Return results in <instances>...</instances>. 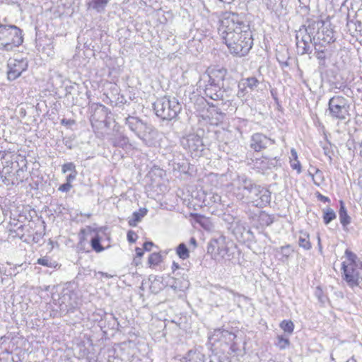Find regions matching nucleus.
I'll use <instances>...</instances> for the list:
<instances>
[{
    "mask_svg": "<svg viewBox=\"0 0 362 362\" xmlns=\"http://www.w3.org/2000/svg\"><path fill=\"white\" fill-rule=\"evenodd\" d=\"M218 32L230 52L243 57L251 49L253 38L250 26L235 13H224L219 20Z\"/></svg>",
    "mask_w": 362,
    "mask_h": 362,
    "instance_id": "f257e3e1",
    "label": "nucleus"
},
{
    "mask_svg": "<svg viewBox=\"0 0 362 362\" xmlns=\"http://www.w3.org/2000/svg\"><path fill=\"white\" fill-rule=\"evenodd\" d=\"M322 25V21H308L307 25H304L296 32V44L298 54H310L312 46H318L315 40V30Z\"/></svg>",
    "mask_w": 362,
    "mask_h": 362,
    "instance_id": "f03ea898",
    "label": "nucleus"
},
{
    "mask_svg": "<svg viewBox=\"0 0 362 362\" xmlns=\"http://www.w3.org/2000/svg\"><path fill=\"white\" fill-rule=\"evenodd\" d=\"M23 41L22 30L18 27L0 23V50L12 51L20 46Z\"/></svg>",
    "mask_w": 362,
    "mask_h": 362,
    "instance_id": "7ed1b4c3",
    "label": "nucleus"
},
{
    "mask_svg": "<svg viewBox=\"0 0 362 362\" xmlns=\"http://www.w3.org/2000/svg\"><path fill=\"white\" fill-rule=\"evenodd\" d=\"M153 109L158 117L163 119L170 120L175 118L182 107L175 98L163 97L153 103Z\"/></svg>",
    "mask_w": 362,
    "mask_h": 362,
    "instance_id": "20e7f679",
    "label": "nucleus"
},
{
    "mask_svg": "<svg viewBox=\"0 0 362 362\" xmlns=\"http://www.w3.org/2000/svg\"><path fill=\"white\" fill-rule=\"evenodd\" d=\"M243 194L248 197L253 204L259 208H263L270 202L269 191L260 185L252 182H243Z\"/></svg>",
    "mask_w": 362,
    "mask_h": 362,
    "instance_id": "39448f33",
    "label": "nucleus"
},
{
    "mask_svg": "<svg viewBox=\"0 0 362 362\" xmlns=\"http://www.w3.org/2000/svg\"><path fill=\"white\" fill-rule=\"evenodd\" d=\"M125 124L146 144H147V135L153 132L152 126L144 122L138 117L129 115L125 118Z\"/></svg>",
    "mask_w": 362,
    "mask_h": 362,
    "instance_id": "423d86ee",
    "label": "nucleus"
},
{
    "mask_svg": "<svg viewBox=\"0 0 362 362\" xmlns=\"http://www.w3.org/2000/svg\"><path fill=\"white\" fill-rule=\"evenodd\" d=\"M57 296L58 298H55V296L53 295L52 298L54 303L59 307L61 312L73 313L77 308L78 303L74 292L67 289L63 290Z\"/></svg>",
    "mask_w": 362,
    "mask_h": 362,
    "instance_id": "0eeeda50",
    "label": "nucleus"
},
{
    "mask_svg": "<svg viewBox=\"0 0 362 362\" xmlns=\"http://www.w3.org/2000/svg\"><path fill=\"white\" fill-rule=\"evenodd\" d=\"M207 252L211 253L217 260L230 259L229 248L226 245V238L221 235L218 238H213L208 245Z\"/></svg>",
    "mask_w": 362,
    "mask_h": 362,
    "instance_id": "6e6552de",
    "label": "nucleus"
},
{
    "mask_svg": "<svg viewBox=\"0 0 362 362\" xmlns=\"http://www.w3.org/2000/svg\"><path fill=\"white\" fill-rule=\"evenodd\" d=\"M328 110L332 117L344 119L349 114V105L346 100L342 96H334L329 99Z\"/></svg>",
    "mask_w": 362,
    "mask_h": 362,
    "instance_id": "1a4fd4ad",
    "label": "nucleus"
},
{
    "mask_svg": "<svg viewBox=\"0 0 362 362\" xmlns=\"http://www.w3.org/2000/svg\"><path fill=\"white\" fill-rule=\"evenodd\" d=\"M181 144L184 148L191 153L192 157H199L204 150L202 139L197 134H191L183 137Z\"/></svg>",
    "mask_w": 362,
    "mask_h": 362,
    "instance_id": "9d476101",
    "label": "nucleus"
},
{
    "mask_svg": "<svg viewBox=\"0 0 362 362\" xmlns=\"http://www.w3.org/2000/svg\"><path fill=\"white\" fill-rule=\"evenodd\" d=\"M358 266L346 265L345 262L341 264V269L343 271L344 279L351 287L359 286L362 282V278L360 276V268Z\"/></svg>",
    "mask_w": 362,
    "mask_h": 362,
    "instance_id": "9b49d317",
    "label": "nucleus"
},
{
    "mask_svg": "<svg viewBox=\"0 0 362 362\" xmlns=\"http://www.w3.org/2000/svg\"><path fill=\"white\" fill-rule=\"evenodd\" d=\"M28 61L25 59H9L7 64V78L9 81L18 78L28 69Z\"/></svg>",
    "mask_w": 362,
    "mask_h": 362,
    "instance_id": "f8f14e48",
    "label": "nucleus"
},
{
    "mask_svg": "<svg viewBox=\"0 0 362 362\" xmlns=\"http://www.w3.org/2000/svg\"><path fill=\"white\" fill-rule=\"evenodd\" d=\"M227 74V70L223 67L214 66L209 68L206 74L203 76V79L207 82L216 83L223 86V82Z\"/></svg>",
    "mask_w": 362,
    "mask_h": 362,
    "instance_id": "ddd939ff",
    "label": "nucleus"
},
{
    "mask_svg": "<svg viewBox=\"0 0 362 362\" xmlns=\"http://www.w3.org/2000/svg\"><path fill=\"white\" fill-rule=\"evenodd\" d=\"M315 40L318 46H325L330 42L334 41V31L332 29L326 26L325 23L323 21V25L315 30Z\"/></svg>",
    "mask_w": 362,
    "mask_h": 362,
    "instance_id": "4468645a",
    "label": "nucleus"
},
{
    "mask_svg": "<svg viewBox=\"0 0 362 362\" xmlns=\"http://www.w3.org/2000/svg\"><path fill=\"white\" fill-rule=\"evenodd\" d=\"M274 144V141L263 134L256 133L251 137L250 147L257 152L265 149Z\"/></svg>",
    "mask_w": 362,
    "mask_h": 362,
    "instance_id": "2eb2a0df",
    "label": "nucleus"
},
{
    "mask_svg": "<svg viewBox=\"0 0 362 362\" xmlns=\"http://www.w3.org/2000/svg\"><path fill=\"white\" fill-rule=\"evenodd\" d=\"M221 86L216 83L207 82L204 89L205 95L214 100H223L224 91L221 90Z\"/></svg>",
    "mask_w": 362,
    "mask_h": 362,
    "instance_id": "dca6fc26",
    "label": "nucleus"
},
{
    "mask_svg": "<svg viewBox=\"0 0 362 362\" xmlns=\"http://www.w3.org/2000/svg\"><path fill=\"white\" fill-rule=\"evenodd\" d=\"M185 362H205V355L198 349L189 350L185 358Z\"/></svg>",
    "mask_w": 362,
    "mask_h": 362,
    "instance_id": "f3484780",
    "label": "nucleus"
},
{
    "mask_svg": "<svg viewBox=\"0 0 362 362\" xmlns=\"http://www.w3.org/2000/svg\"><path fill=\"white\" fill-rule=\"evenodd\" d=\"M148 212L146 208H141L139 211H134L132 217L129 218L128 223L130 226L134 227L140 222Z\"/></svg>",
    "mask_w": 362,
    "mask_h": 362,
    "instance_id": "a211bd4d",
    "label": "nucleus"
},
{
    "mask_svg": "<svg viewBox=\"0 0 362 362\" xmlns=\"http://www.w3.org/2000/svg\"><path fill=\"white\" fill-rule=\"evenodd\" d=\"M165 172L158 167H153L147 174V177L150 181H160L163 179Z\"/></svg>",
    "mask_w": 362,
    "mask_h": 362,
    "instance_id": "6ab92c4d",
    "label": "nucleus"
},
{
    "mask_svg": "<svg viewBox=\"0 0 362 362\" xmlns=\"http://www.w3.org/2000/svg\"><path fill=\"white\" fill-rule=\"evenodd\" d=\"M340 208L339 211V216L340 223L343 226H346L351 223V218L347 214L346 209L345 207V204L342 200L339 202Z\"/></svg>",
    "mask_w": 362,
    "mask_h": 362,
    "instance_id": "aec40b11",
    "label": "nucleus"
},
{
    "mask_svg": "<svg viewBox=\"0 0 362 362\" xmlns=\"http://www.w3.org/2000/svg\"><path fill=\"white\" fill-rule=\"evenodd\" d=\"M298 244L300 247L306 250L311 249L312 245L310 242V235L307 232L303 230L300 231Z\"/></svg>",
    "mask_w": 362,
    "mask_h": 362,
    "instance_id": "412c9836",
    "label": "nucleus"
},
{
    "mask_svg": "<svg viewBox=\"0 0 362 362\" xmlns=\"http://www.w3.org/2000/svg\"><path fill=\"white\" fill-rule=\"evenodd\" d=\"M110 1V0H91L88 2V6L89 8H93L98 12H103Z\"/></svg>",
    "mask_w": 362,
    "mask_h": 362,
    "instance_id": "4be33fe9",
    "label": "nucleus"
},
{
    "mask_svg": "<svg viewBox=\"0 0 362 362\" xmlns=\"http://www.w3.org/2000/svg\"><path fill=\"white\" fill-rule=\"evenodd\" d=\"M259 84V81L255 77H250L241 80V86H243V88H247L250 90H255Z\"/></svg>",
    "mask_w": 362,
    "mask_h": 362,
    "instance_id": "5701e85b",
    "label": "nucleus"
},
{
    "mask_svg": "<svg viewBox=\"0 0 362 362\" xmlns=\"http://www.w3.org/2000/svg\"><path fill=\"white\" fill-rule=\"evenodd\" d=\"M215 335L217 337L220 336V338L224 339L226 343L233 341L236 337L233 333L225 329L216 330Z\"/></svg>",
    "mask_w": 362,
    "mask_h": 362,
    "instance_id": "b1692460",
    "label": "nucleus"
},
{
    "mask_svg": "<svg viewBox=\"0 0 362 362\" xmlns=\"http://www.w3.org/2000/svg\"><path fill=\"white\" fill-rule=\"evenodd\" d=\"M219 296L222 298L223 302L228 303L232 297L235 296V293L226 288H219L218 289Z\"/></svg>",
    "mask_w": 362,
    "mask_h": 362,
    "instance_id": "393cba45",
    "label": "nucleus"
},
{
    "mask_svg": "<svg viewBox=\"0 0 362 362\" xmlns=\"http://www.w3.org/2000/svg\"><path fill=\"white\" fill-rule=\"evenodd\" d=\"M176 253L182 259H186L189 257V250L185 243H180L176 248Z\"/></svg>",
    "mask_w": 362,
    "mask_h": 362,
    "instance_id": "a878e982",
    "label": "nucleus"
},
{
    "mask_svg": "<svg viewBox=\"0 0 362 362\" xmlns=\"http://www.w3.org/2000/svg\"><path fill=\"white\" fill-rule=\"evenodd\" d=\"M335 218H336V214L332 209L327 208L325 210H324L323 221L326 225L329 224L331 221H332Z\"/></svg>",
    "mask_w": 362,
    "mask_h": 362,
    "instance_id": "bb28decb",
    "label": "nucleus"
},
{
    "mask_svg": "<svg viewBox=\"0 0 362 362\" xmlns=\"http://www.w3.org/2000/svg\"><path fill=\"white\" fill-rule=\"evenodd\" d=\"M90 245L93 250L100 252L104 250V247L100 244V238L98 234L95 235L90 240Z\"/></svg>",
    "mask_w": 362,
    "mask_h": 362,
    "instance_id": "cd10ccee",
    "label": "nucleus"
},
{
    "mask_svg": "<svg viewBox=\"0 0 362 362\" xmlns=\"http://www.w3.org/2000/svg\"><path fill=\"white\" fill-rule=\"evenodd\" d=\"M308 175L311 177V178L313 180V181H315V180H324V177L322 176V173L315 168V167H311L309 170H308Z\"/></svg>",
    "mask_w": 362,
    "mask_h": 362,
    "instance_id": "c85d7f7f",
    "label": "nucleus"
},
{
    "mask_svg": "<svg viewBox=\"0 0 362 362\" xmlns=\"http://www.w3.org/2000/svg\"><path fill=\"white\" fill-rule=\"evenodd\" d=\"M281 328L289 334H292L294 329V325L291 320H283L280 324Z\"/></svg>",
    "mask_w": 362,
    "mask_h": 362,
    "instance_id": "c756f323",
    "label": "nucleus"
},
{
    "mask_svg": "<svg viewBox=\"0 0 362 362\" xmlns=\"http://www.w3.org/2000/svg\"><path fill=\"white\" fill-rule=\"evenodd\" d=\"M37 263L48 267H55L57 265L54 262H52L47 257L39 258Z\"/></svg>",
    "mask_w": 362,
    "mask_h": 362,
    "instance_id": "7c9ffc66",
    "label": "nucleus"
},
{
    "mask_svg": "<svg viewBox=\"0 0 362 362\" xmlns=\"http://www.w3.org/2000/svg\"><path fill=\"white\" fill-rule=\"evenodd\" d=\"M345 255L349 262L347 265L358 266L356 264L357 256L354 252L347 249L345 251Z\"/></svg>",
    "mask_w": 362,
    "mask_h": 362,
    "instance_id": "2f4dec72",
    "label": "nucleus"
},
{
    "mask_svg": "<svg viewBox=\"0 0 362 362\" xmlns=\"http://www.w3.org/2000/svg\"><path fill=\"white\" fill-rule=\"evenodd\" d=\"M289 339L288 338H285L283 336L277 337V342L276 345L281 349H284L289 345Z\"/></svg>",
    "mask_w": 362,
    "mask_h": 362,
    "instance_id": "473e14b6",
    "label": "nucleus"
},
{
    "mask_svg": "<svg viewBox=\"0 0 362 362\" xmlns=\"http://www.w3.org/2000/svg\"><path fill=\"white\" fill-rule=\"evenodd\" d=\"M161 261V255L158 252H153L148 257V263L151 265H157Z\"/></svg>",
    "mask_w": 362,
    "mask_h": 362,
    "instance_id": "72a5a7b5",
    "label": "nucleus"
},
{
    "mask_svg": "<svg viewBox=\"0 0 362 362\" xmlns=\"http://www.w3.org/2000/svg\"><path fill=\"white\" fill-rule=\"evenodd\" d=\"M321 47H322V45L314 46L315 49V57L320 61L324 62L326 58V55H325V51L323 49H320Z\"/></svg>",
    "mask_w": 362,
    "mask_h": 362,
    "instance_id": "f704fd0d",
    "label": "nucleus"
},
{
    "mask_svg": "<svg viewBox=\"0 0 362 362\" xmlns=\"http://www.w3.org/2000/svg\"><path fill=\"white\" fill-rule=\"evenodd\" d=\"M261 219L267 226H270L274 222V218L265 213L261 214Z\"/></svg>",
    "mask_w": 362,
    "mask_h": 362,
    "instance_id": "c9c22d12",
    "label": "nucleus"
},
{
    "mask_svg": "<svg viewBox=\"0 0 362 362\" xmlns=\"http://www.w3.org/2000/svg\"><path fill=\"white\" fill-rule=\"evenodd\" d=\"M62 170L64 173H66L67 172L71 173L75 171V165L72 163H66L64 165L62 168Z\"/></svg>",
    "mask_w": 362,
    "mask_h": 362,
    "instance_id": "e433bc0d",
    "label": "nucleus"
},
{
    "mask_svg": "<svg viewBox=\"0 0 362 362\" xmlns=\"http://www.w3.org/2000/svg\"><path fill=\"white\" fill-rule=\"evenodd\" d=\"M290 164L292 169L296 170L298 173H300L301 172V165L298 160L290 161Z\"/></svg>",
    "mask_w": 362,
    "mask_h": 362,
    "instance_id": "4c0bfd02",
    "label": "nucleus"
},
{
    "mask_svg": "<svg viewBox=\"0 0 362 362\" xmlns=\"http://www.w3.org/2000/svg\"><path fill=\"white\" fill-rule=\"evenodd\" d=\"M138 236L136 233L132 230H129L127 233V240L129 243H135Z\"/></svg>",
    "mask_w": 362,
    "mask_h": 362,
    "instance_id": "58836bf2",
    "label": "nucleus"
},
{
    "mask_svg": "<svg viewBox=\"0 0 362 362\" xmlns=\"http://www.w3.org/2000/svg\"><path fill=\"white\" fill-rule=\"evenodd\" d=\"M247 88H243V86H241V81L238 83V91L237 93V95L238 98H243L245 95L247 93Z\"/></svg>",
    "mask_w": 362,
    "mask_h": 362,
    "instance_id": "ea45409f",
    "label": "nucleus"
},
{
    "mask_svg": "<svg viewBox=\"0 0 362 362\" xmlns=\"http://www.w3.org/2000/svg\"><path fill=\"white\" fill-rule=\"evenodd\" d=\"M71 187L72 185H71V182H65L64 184L60 185L58 189L64 192H67L71 189Z\"/></svg>",
    "mask_w": 362,
    "mask_h": 362,
    "instance_id": "a19ab883",
    "label": "nucleus"
},
{
    "mask_svg": "<svg viewBox=\"0 0 362 362\" xmlns=\"http://www.w3.org/2000/svg\"><path fill=\"white\" fill-rule=\"evenodd\" d=\"M315 296L321 303H324V296H322V291L320 287H317Z\"/></svg>",
    "mask_w": 362,
    "mask_h": 362,
    "instance_id": "79ce46f5",
    "label": "nucleus"
},
{
    "mask_svg": "<svg viewBox=\"0 0 362 362\" xmlns=\"http://www.w3.org/2000/svg\"><path fill=\"white\" fill-rule=\"evenodd\" d=\"M315 194H316V197L317 198V199L321 201V202H330V199H329V197H325V196L321 194L318 192H316Z\"/></svg>",
    "mask_w": 362,
    "mask_h": 362,
    "instance_id": "37998d69",
    "label": "nucleus"
},
{
    "mask_svg": "<svg viewBox=\"0 0 362 362\" xmlns=\"http://www.w3.org/2000/svg\"><path fill=\"white\" fill-rule=\"evenodd\" d=\"M276 59L283 67L288 66V58H287V59H284V57H281V56L277 55Z\"/></svg>",
    "mask_w": 362,
    "mask_h": 362,
    "instance_id": "c03bdc74",
    "label": "nucleus"
},
{
    "mask_svg": "<svg viewBox=\"0 0 362 362\" xmlns=\"http://www.w3.org/2000/svg\"><path fill=\"white\" fill-rule=\"evenodd\" d=\"M289 250H290V245H287L286 246H282L281 247V252L286 257H288L289 256V255H290Z\"/></svg>",
    "mask_w": 362,
    "mask_h": 362,
    "instance_id": "a18cd8bd",
    "label": "nucleus"
},
{
    "mask_svg": "<svg viewBox=\"0 0 362 362\" xmlns=\"http://www.w3.org/2000/svg\"><path fill=\"white\" fill-rule=\"evenodd\" d=\"M290 161H293L298 159V153L295 148H291V156L289 157Z\"/></svg>",
    "mask_w": 362,
    "mask_h": 362,
    "instance_id": "49530a36",
    "label": "nucleus"
},
{
    "mask_svg": "<svg viewBox=\"0 0 362 362\" xmlns=\"http://www.w3.org/2000/svg\"><path fill=\"white\" fill-rule=\"evenodd\" d=\"M153 243L151 241H148L144 243V249L146 251H150L151 250V247L153 246Z\"/></svg>",
    "mask_w": 362,
    "mask_h": 362,
    "instance_id": "de8ad7c7",
    "label": "nucleus"
},
{
    "mask_svg": "<svg viewBox=\"0 0 362 362\" xmlns=\"http://www.w3.org/2000/svg\"><path fill=\"white\" fill-rule=\"evenodd\" d=\"M98 275H100L101 277H105L107 279H110V278H112L113 276L111 274H109L107 273H105V272H98L95 274V276L96 277H97Z\"/></svg>",
    "mask_w": 362,
    "mask_h": 362,
    "instance_id": "09e8293b",
    "label": "nucleus"
},
{
    "mask_svg": "<svg viewBox=\"0 0 362 362\" xmlns=\"http://www.w3.org/2000/svg\"><path fill=\"white\" fill-rule=\"evenodd\" d=\"M76 171L69 173V174L66 176V181H71L72 180H74L76 178Z\"/></svg>",
    "mask_w": 362,
    "mask_h": 362,
    "instance_id": "8fccbe9b",
    "label": "nucleus"
},
{
    "mask_svg": "<svg viewBox=\"0 0 362 362\" xmlns=\"http://www.w3.org/2000/svg\"><path fill=\"white\" fill-rule=\"evenodd\" d=\"M136 254L138 257H141L144 255V251L141 248H136Z\"/></svg>",
    "mask_w": 362,
    "mask_h": 362,
    "instance_id": "3c124183",
    "label": "nucleus"
},
{
    "mask_svg": "<svg viewBox=\"0 0 362 362\" xmlns=\"http://www.w3.org/2000/svg\"><path fill=\"white\" fill-rule=\"evenodd\" d=\"M95 111H100L104 113H106L107 108L105 107V105H100L99 107L95 110Z\"/></svg>",
    "mask_w": 362,
    "mask_h": 362,
    "instance_id": "603ef678",
    "label": "nucleus"
},
{
    "mask_svg": "<svg viewBox=\"0 0 362 362\" xmlns=\"http://www.w3.org/2000/svg\"><path fill=\"white\" fill-rule=\"evenodd\" d=\"M74 123V121L73 120H66V119H63L62 120V124H73Z\"/></svg>",
    "mask_w": 362,
    "mask_h": 362,
    "instance_id": "864d4df0",
    "label": "nucleus"
},
{
    "mask_svg": "<svg viewBox=\"0 0 362 362\" xmlns=\"http://www.w3.org/2000/svg\"><path fill=\"white\" fill-rule=\"evenodd\" d=\"M189 243L191 245H193L194 247L197 246V240L194 238H191L189 240Z\"/></svg>",
    "mask_w": 362,
    "mask_h": 362,
    "instance_id": "5fc2aeb1",
    "label": "nucleus"
},
{
    "mask_svg": "<svg viewBox=\"0 0 362 362\" xmlns=\"http://www.w3.org/2000/svg\"><path fill=\"white\" fill-rule=\"evenodd\" d=\"M308 0H299V3H300V5L301 6H305L306 7V2H307Z\"/></svg>",
    "mask_w": 362,
    "mask_h": 362,
    "instance_id": "6e6d98bb",
    "label": "nucleus"
},
{
    "mask_svg": "<svg viewBox=\"0 0 362 362\" xmlns=\"http://www.w3.org/2000/svg\"><path fill=\"white\" fill-rule=\"evenodd\" d=\"M178 268H179V265H178V264H177V263H176V262H173V266H172V269H173V270H175V269H178Z\"/></svg>",
    "mask_w": 362,
    "mask_h": 362,
    "instance_id": "4d7b16f0",
    "label": "nucleus"
},
{
    "mask_svg": "<svg viewBox=\"0 0 362 362\" xmlns=\"http://www.w3.org/2000/svg\"><path fill=\"white\" fill-rule=\"evenodd\" d=\"M6 337L5 336L0 337V344H4L6 341Z\"/></svg>",
    "mask_w": 362,
    "mask_h": 362,
    "instance_id": "13d9d810",
    "label": "nucleus"
},
{
    "mask_svg": "<svg viewBox=\"0 0 362 362\" xmlns=\"http://www.w3.org/2000/svg\"><path fill=\"white\" fill-rule=\"evenodd\" d=\"M271 93H272V95L273 96L274 99L277 101V98L276 97L273 90L271 91Z\"/></svg>",
    "mask_w": 362,
    "mask_h": 362,
    "instance_id": "bf43d9fd",
    "label": "nucleus"
},
{
    "mask_svg": "<svg viewBox=\"0 0 362 362\" xmlns=\"http://www.w3.org/2000/svg\"><path fill=\"white\" fill-rule=\"evenodd\" d=\"M33 184H34L35 186H33L32 185H30L31 187L32 188H37L38 182H33Z\"/></svg>",
    "mask_w": 362,
    "mask_h": 362,
    "instance_id": "052dcab7",
    "label": "nucleus"
},
{
    "mask_svg": "<svg viewBox=\"0 0 362 362\" xmlns=\"http://www.w3.org/2000/svg\"><path fill=\"white\" fill-rule=\"evenodd\" d=\"M83 216H85L88 218L90 217L91 216V214H82Z\"/></svg>",
    "mask_w": 362,
    "mask_h": 362,
    "instance_id": "680f3d73",
    "label": "nucleus"
},
{
    "mask_svg": "<svg viewBox=\"0 0 362 362\" xmlns=\"http://www.w3.org/2000/svg\"><path fill=\"white\" fill-rule=\"evenodd\" d=\"M346 362H356V361L354 358L348 360Z\"/></svg>",
    "mask_w": 362,
    "mask_h": 362,
    "instance_id": "e2e57ef3",
    "label": "nucleus"
},
{
    "mask_svg": "<svg viewBox=\"0 0 362 362\" xmlns=\"http://www.w3.org/2000/svg\"><path fill=\"white\" fill-rule=\"evenodd\" d=\"M360 148H361L360 153H361V155H362V141H361V143L360 144Z\"/></svg>",
    "mask_w": 362,
    "mask_h": 362,
    "instance_id": "0e129e2a",
    "label": "nucleus"
},
{
    "mask_svg": "<svg viewBox=\"0 0 362 362\" xmlns=\"http://www.w3.org/2000/svg\"><path fill=\"white\" fill-rule=\"evenodd\" d=\"M122 140H123L124 143L125 144L127 141V138L123 137Z\"/></svg>",
    "mask_w": 362,
    "mask_h": 362,
    "instance_id": "69168bd1",
    "label": "nucleus"
},
{
    "mask_svg": "<svg viewBox=\"0 0 362 362\" xmlns=\"http://www.w3.org/2000/svg\"><path fill=\"white\" fill-rule=\"evenodd\" d=\"M151 185L146 186V189H147L148 187H150Z\"/></svg>",
    "mask_w": 362,
    "mask_h": 362,
    "instance_id": "338daca9",
    "label": "nucleus"
},
{
    "mask_svg": "<svg viewBox=\"0 0 362 362\" xmlns=\"http://www.w3.org/2000/svg\"><path fill=\"white\" fill-rule=\"evenodd\" d=\"M209 362H221V361H214L212 360H210Z\"/></svg>",
    "mask_w": 362,
    "mask_h": 362,
    "instance_id": "774afa93",
    "label": "nucleus"
}]
</instances>
